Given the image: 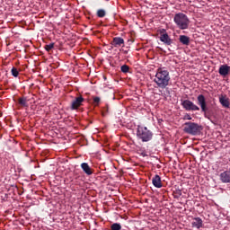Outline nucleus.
Segmentation results:
<instances>
[{
    "label": "nucleus",
    "instance_id": "14",
    "mask_svg": "<svg viewBox=\"0 0 230 230\" xmlns=\"http://www.w3.org/2000/svg\"><path fill=\"white\" fill-rule=\"evenodd\" d=\"M219 102L222 107L229 108L230 106L229 98H227L226 96L221 95L219 98Z\"/></svg>",
    "mask_w": 230,
    "mask_h": 230
},
{
    "label": "nucleus",
    "instance_id": "21",
    "mask_svg": "<svg viewBox=\"0 0 230 230\" xmlns=\"http://www.w3.org/2000/svg\"><path fill=\"white\" fill-rule=\"evenodd\" d=\"M55 48V43H50L49 45H45V50L46 51H51Z\"/></svg>",
    "mask_w": 230,
    "mask_h": 230
},
{
    "label": "nucleus",
    "instance_id": "8",
    "mask_svg": "<svg viewBox=\"0 0 230 230\" xmlns=\"http://www.w3.org/2000/svg\"><path fill=\"white\" fill-rule=\"evenodd\" d=\"M111 46L114 48H123L124 47V39L120 37L113 38V40L111 42Z\"/></svg>",
    "mask_w": 230,
    "mask_h": 230
},
{
    "label": "nucleus",
    "instance_id": "23",
    "mask_svg": "<svg viewBox=\"0 0 230 230\" xmlns=\"http://www.w3.org/2000/svg\"><path fill=\"white\" fill-rule=\"evenodd\" d=\"M164 34H168V33L166 32L165 29H161L160 30V35H164Z\"/></svg>",
    "mask_w": 230,
    "mask_h": 230
},
{
    "label": "nucleus",
    "instance_id": "5",
    "mask_svg": "<svg viewBox=\"0 0 230 230\" xmlns=\"http://www.w3.org/2000/svg\"><path fill=\"white\" fill-rule=\"evenodd\" d=\"M181 106L187 111H200V108L190 100L182 101Z\"/></svg>",
    "mask_w": 230,
    "mask_h": 230
},
{
    "label": "nucleus",
    "instance_id": "9",
    "mask_svg": "<svg viewBox=\"0 0 230 230\" xmlns=\"http://www.w3.org/2000/svg\"><path fill=\"white\" fill-rule=\"evenodd\" d=\"M152 185H154L156 189H162L163 183L161 176L155 174L154 178H152Z\"/></svg>",
    "mask_w": 230,
    "mask_h": 230
},
{
    "label": "nucleus",
    "instance_id": "22",
    "mask_svg": "<svg viewBox=\"0 0 230 230\" xmlns=\"http://www.w3.org/2000/svg\"><path fill=\"white\" fill-rule=\"evenodd\" d=\"M101 98L100 97H93V104L94 106L100 105Z\"/></svg>",
    "mask_w": 230,
    "mask_h": 230
},
{
    "label": "nucleus",
    "instance_id": "13",
    "mask_svg": "<svg viewBox=\"0 0 230 230\" xmlns=\"http://www.w3.org/2000/svg\"><path fill=\"white\" fill-rule=\"evenodd\" d=\"M81 169H83L84 172L88 176H91L93 173V169L88 165L87 163L81 164Z\"/></svg>",
    "mask_w": 230,
    "mask_h": 230
},
{
    "label": "nucleus",
    "instance_id": "16",
    "mask_svg": "<svg viewBox=\"0 0 230 230\" xmlns=\"http://www.w3.org/2000/svg\"><path fill=\"white\" fill-rule=\"evenodd\" d=\"M29 100L25 97H22L18 99V104L22 107H29Z\"/></svg>",
    "mask_w": 230,
    "mask_h": 230
},
{
    "label": "nucleus",
    "instance_id": "10",
    "mask_svg": "<svg viewBox=\"0 0 230 230\" xmlns=\"http://www.w3.org/2000/svg\"><path fill=\"white\" fill-rule=\"evenodd\" d=\"M191 227L201 229L203 227V221L201 217H194L193 221H191Z\"/></svg>",
    "mask_w": 230,
    "mask_h": 230
},
{
    "label": "nucleus",
    "instance_id": "15",
    "mask_svg": "<svg viewBox=\"0 0 230 230\" xmlns=\"http://www.w3.org/2000/svg\"><path fill=\"white\" fill-rule=\"evenodd\" d=\"M180 42L184 46L190 45V37L186 35H180Z\"/></svg>",
    "mask_w": 230,
    "mask_h": 230
},
{
    "label": "nucleus",
    "instance_id": "20",
    "mask_svg": "<svg viewBox=\"0 0 230 230\" xmlns=\"http://www.w3.org/2000/svg\"><path fill=\"white\" fill-rule=\"evenodd\" d=\"M11 75L17 78L20 73L18 72L16 67H13V69H11Z\"/></svg>",
    "mask_w": 230,
    "mask_h": 230
},
{
    "label": "nucleus",
    "instance_id": "6",
    "mask_svg": "<svg viewBox=\"0 0 230 230\" xmlns=\"http://www.w3.org/2000/svg\"><path fill=\"white\" fill-rule=\"evenodd\" d=\"M198 104L202 109V111L206 113L208 111V105L206 102V97L203 94H199Z\"/></svg>",
    "mask_w": 230,
    "mask_h": 230
},
{
    "label": "nucleus",
    "instance_id": "17",
    "mask_svg": "<svg viewBox=\"0 0 230 230\" xmlns=\"http://www.w3.org/2000/svg\"><path fill=\"white\" fill-rule=\"evenodd\" d=\"M122 226L119 223H114L113 225L111 226V230H121Z\"/></svg>",
    "mask_w": 230,
    "mask_h": 230
},
{
    "label": "nucleus",
    "instance_id": "12",
    "mask_svg": "<svg viewBox=\"0 0 230 230\" xmlns=\"http://www.w3.org/2000/svg\"><path fill=\"white\" fill-rule=\"evenodd\" d=\"M230 73V66L227 65H222L219 68V74L221 76H227Z\"/></svg>",
    "mask_w": 230,
    "mask_h": 230
},
{
    "label": "nucleus",
    "instance_id": "11",
    "mask_svg": "<svg viewBox=\"0 0 230 230\" xmlns=\"http://www.w3.org/2000/svg\"><path fill=\"white\" fill-rule=\"evenodd\" d=\"M160 41L164 45L171 46L172 44V40L170 38L168 34H160Z\"/></svg>",
    "mask_w": 230,
    "mask_h": 230
},
{
    "label": "nucleus",
    "instance_id": "7",
    "mask_svg": "<svg viewBox=\"0 0 230 230\" xmlns=\"http://www.w3.org/2000/svg\"><path fill=\"white\" fill-rule=\"evenodd\" d=\"M84 101V99L82 96L76 97L71 103V109L73 111L77 110L80 106H82Z\"/></svg>",
    "mask_w": 230,
    "mask_h": 230
},
{
    "label": "nucleus",
    "instance_id": "3",
    "mask_svg": "<svg viewBox=\"0 0 230 230\" xmlns=\"http://www.w3.org/2000/svg\"><path fill=\"white\" fill-rule=\"evenodd\" d=\"M173 22L176 23L178 29L188 30L190 26L189 17L185 13H176L173 17Z\"/></svg>",
    "mask_w": 230,
    "mask_h": 230
},
{
    "label": "nucleus",
    "instance_id": "18",
    "mask_svg": "<svg viewBox=\"0 0 230 230\" xmlns=\"http://www.w3.org/2000/svg\"><path fill=\"white\" fill-rule=\"evenodd\" d=\"M120 71H122V73L127 74L130 71V66H128V65H123L122 66H120Z\"/></svg>",
    "mask_w": 230,
    "mask_h": 230
},
{
    "label": "nucleus",
    "instance_id": "2",
    "mask_svg": "<svg viewBox=\"0 0 230 230\" xmlns=\"http://www.w3.org/2000/svg\"><path fill=\"white\" fill-rule=\"evenodd\" d=\"M137 137L143 143H148L152 141L154 133L145 126H137Z\"/></svg>",
    "mask_w": 230,
    "mask_h": 230
},
{
    "label": "nucleus",
    "instance_id": "4",
    "mask_svg": "<svg viewBox=\"0 0 230 230\" xmlns=\"http://www.w3.org/2000/svg\"><path fill=\"white\" fill-rule=\"evenodd\" d=\"M203 128L196 122H185L184 123V132L190 136L200 135Z\"/></svg>",
    "mask_w": 230,
    "mask_h": 230
},
{
    "label": "nucleus",
    "instance_id": "24",
    "mask_svg": "<svg viewBox=\"0 0 230 230\" xmlns=\"http://www.w3.org/2000/svg\"><path fill=\"white\" fill-rule=\"evenodd\" d=\"M185 119H187V120H191L192 118H191L190 115H186V116H185Z\"/></svg>",
    "mask_w": 230,
    "mask_h": 230
},
{
    "label": "nucleus",
    "instance_id": "25",
    "mask_svg": "<svg viewBox=\"0 0 230 230\" xmlns=\"http://www.w3.org/2000/svg\"><path fill=\"white\" fill-rule=\"evenodd\" d=\"M177 195H178V196H181V190H177Z\"/></svg>",
    "mask_w": 230,
    "mask_h": 230
},
{
    "label": "nucleus",
    "instance_id": "1",
    "mask_svg": "<svg viewBox=\"0 0 230 230\" xmlns=\"http://www.w3.org/2000/svg\"><path fill=\"white\" fill-rule=\"evenodd\" d=\"M154 82L156 84V85H158L159 88L165 89L168 85H170V72L165 70V68H158V70H156Z\"/></svg>",
    "mask_w": 230,
    "mask_h": 230
},
{
    "label": "nucleus",
    "instance_id": "19",
    "mask_svg": "<svg viewBox=\"0 0 230 230\" xmlns=\"http://www.w3.org/2000/svg\"><path fill=\"white\" fill-rule=\"evenodd\" d=\"M105 15H106L105 10L101 9V10H98V11H97V16H98L99 18H103Z\"/></svg>",
    "mask_w": 230,
    "mask_h": 230
}]
</instances>
